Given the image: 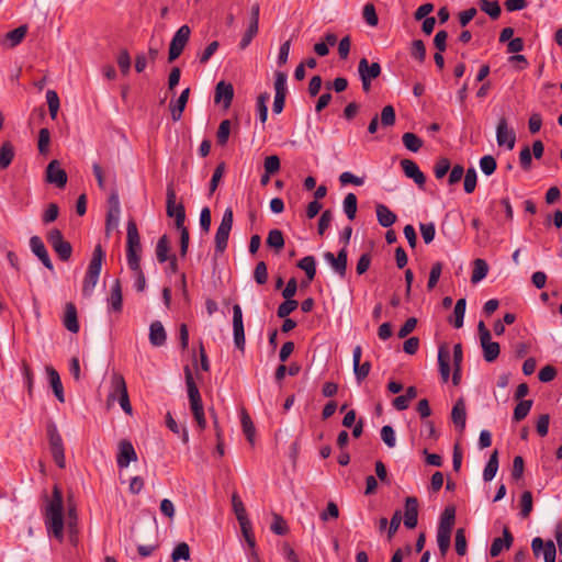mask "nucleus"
Here are the masks:
<instances>
[{
    "mask_svg": "<svg viewBox=\"0 0 562 562\" xmlns=\"http://www.w3.org/2000/svg\"><path fill=\"white\" fill-rule=\"evenodd\" d=\"M45 522L48 531L56 539L63 540L64 517H63V494L57 485L53 487L52 499L46 506Z\"/></svg>",
    "mask_w": 562,
    "mask_h": 562,
    "instance_id": "nucleus-1",
    "label": "nucleus"
},
{
    "mask_svg": "<svg viewBox=\"0 0 562 562\" xmlns=\"http://www.w3.org/2000/svg\"><path fill=\"white\" fill-rule=\"evenodd\" d=\"M103 258L104 251L102 249V246L98 244L93 249L92 258L89 262L86 277L83 279L82 293L85 296H90L92 294L94 286L98 283Z\"/></svg>",
    "mask_w": 562,
    "mask_h": 562,
    "instance_id": "nucleus-2",
    "label": "nucleus"
},
{
    "mask_svg": "<svg viewBox=\"0 0 562 562\" xmlns=\"http://www.w3.org/2000/svg\"><path fill=\"white\" fill-rule=\"evenodd\" d=\"M127 233V248H126V259L127 265L131 270H137L138 265H140V252H142V245H140V237L138 234L137 225L136 223L131 220L127 223L126 227Z\"/></svg>",
    "mask_w": 562,
    "mask_h": 562,
    "instance_id": "nucleus-3",
    "label": "nucleus"
},
{
    "mask_svg": "<svg viewBox=\"0 0 562 562\" xmlns=\"http://www.w3.org/2000/svg\"><path fill=\"white\" fill-rule=\"evenodd\" d=\"M46 432L53 459L60 469H64L66 467L64 442L57 426L53 420L47 422Z\"/></svg>",
    "mask_w": 562,
    "mask_h": 562,
    "instance_id": "nucleus-4",
    "label": "nucleus"
},
{
    "mask_svg": "<svg viewBox=\"0 0 562 562\" xmlns=\"http://www.w3.org/2000/svg\"><path fill=\"white\" fill-rule=\"evenodd\" d=\"M177 194L172 183L167 186L166 190V213L168 217L175 218L177 228H181L186 221V210L182 203H176Z\"/></svg>",
    "mask_w": 562,
    "mask_h": 562,
    "instance_id": "nucleus-5",
    "label": "nucleus"
},
{
    "mask_svg": "<svg viewBox=\"0 0 562 562\" xmlns=\"http://www.w3.org/2000/svg\"><path fill=\"white\" fill-rule=\"evenodd\" d=\"M46 238L61 261H68L70 259L72 246L69 241L65 240L63 233L58 228L49 229Z\"/></svg>",
    "mask_w": 562,
    "mask_h": 562,
    "instance_id": "nucleus-6",
    "label": "nucleus"
},
{
    "mask_svg": "<svg viewBox=\"0 0 562 562\" xmlns=\"http://www.w3.org/2000/svg\"><path fill=\"white\" fill-rule=\"evenodd\" d=\"M233 210L231 207H227L223 214V217H222V221L220 223V226L217 227L216 229V234H215V250L216 252H224L226 247H227V243H228V237H229V233L232 231V226H233Z\"/></svg>",
    "mask_w": 562,
    "mask_h": 562,
    "instance_id": "nucleus-7",
    "label": "nucleus"
},
{
    "mask_svg": "<svg viewBox=\"0 0 562 562\" xmlns=\"http://www.w3.org/2000/svg\"><path fill=\"white\" fill-rule=\"evenodd\" d=\"M190 35L191 29L187 24L180 26L177 30L169 45L168 60L170 63L176 60L182 54L186 45L190 40Z\"/></svg>",
    "mask_w": 562,
    "mask_h": 562,
    "instance_id": "nucleus-8",
    "label": "nucleus"
},
{
    "mask_svg": "<svg viewBox=\"0 0 562 562\" xmlns=\"http://www.w3.org/2000/svg\"><path fill=\"white\" fill-rule=\"evenodd\" d=\"M233 331L234 344L239 350L245 349V329L243 323V312L238 304L233 306Z\"/></svg>",
    "mask_w": 562,
    "mask_h": 562,
    "instance_id": "nucleus-9",
    "label": "nucleus"
},
{
    "mask_svg": "<svg viewBox=\"0 0 562 562\" xmlns=\"http://www.w3.org/2000/svg\"><path fill=\"white\" fill-rule=\"evenodd\" d=\"M46 181L55 184L57 188H64L67 183V173L60 167L56 159L52 160L46 167Z\"/></svg>",
    "mask_w": 562,
    "mask_h": 562,
    "instance_id": "nucleus-10",
    "label": "nucleus"
},
{
    "mask_svg": "<svg viewBox=\"0 0 562 562\" xmlns=\"http://www.w3.org/2000/svg\"><path fill=\"white\" fill-rule=\"evenodd\" d=\"M324 258L340 278L346 276L348 252L345 247L338 251L337 256L330 251L325 252Z\"/></svg>",
    "mask_w": 562,
    "mask_h": 562,
    "instance_id": "nucleus-11",
    "label": "nucleus"
},
{
    "mask_svg": "<svg viewBox=\"0 0 562 562\" xmlns=\"http://www.w3.org/2000/svg\"><path fill=\"white\" fill-rule=\"evenodd\" d=\"M496 142L498 146H507L513 149L516 143V135L514 131L508 130L507 120L501 117L496 127Z\"/></svg>",
    "mask_w": 562,
    "mask_h": 562,
    "instance_id": "nucleus-12",
    "label": "nucleus"
},
{
    "mask_svg": "<svg viewBox=\"0 0 562 562\" xmlns=\"http://www.w3.org/2000/svg\"><path fill=\"white\" fill-rule=\"evenodd\" d=\"M137 460V453L130 440H121L119 443V453L116 456L117 467L126 468L132 461Z\"/></svg>",
    "mask_w": 562,
    "mask_h": 562,
    "instance_id": "nucleus-13",
    "label": "nucleus"
},
{
    "mask_svg": "<svg viewBox=\"0 0 562 562\" xmlns=\"http://www.w3.org/2000/svg\"><path fill=\"white\" fill-rule=\"evenodd\" d=\"M362 348L361 346H356L352 352V362H353V372L358 383H361L370 373L371 363L369 361H364L361 363Z\"/></svg>",
    "mask_w": 562,
    "mask_h": 562,
    "instance_id": "nucleus-14",
    "label": "nucleus"
},
{
    "mask_svg": "<svg viewBox=\"0 0 562 562\" xmlns=\"http://www.w3.org/2000/svg\"><path fill=\"white\" fill-rule=\"evenodd\" d=\"M30 247L32 252L41 260L44 267L53 271L54 266L42 238L40 236H32L30 238Z\"/></svg>",
    "mask_w": 562,
    "mask_h": 562,
    "instance_id": "nucleus-15",
    "label": "nucleus"
},
{
    "mask_svg": "<svg viewBox=\"0 0 562 562\" xmlns=\"http://www.w3.org/2000/svg\"><path fill=\"white\" fill-rule=\"evenodd\" d=\"M418 522V501L415 496L405 499L404 526L413 529Z\"/></svg>",
    "mask_w": 562,
    "mask_h": 562,
    "instance_id": "nucleus-16",
    "label": "nucleus"
},
{
    "mask_svg": "<svg viewBox=\"0 0 562 562\" xmlns=\"http://www.w3.org/2000/svg\"><path fill=\"white\" fill-rule=\"evenodd\" d=\"M234 98V88L232 83L220 81L215 87L214 101L215 103H223L224 109L231 106Z\"/></svg>",
    "mask_w": 562,
    "mask_h": 562,
    "instance_id": "nucleus-17",
    "label": "nucleus"
},
{
    "mask_svg": "<svg viewBox=\"0 0 562 562\" xmlns=\"http://www.w3.org/2000/svg\"><path fill=\"white\" fill-rule=\"evenodd\" d=\"M27 33V25H21L10 32H8L1 40L0 45L3 48H14L22 43Z\"/></svg>",
    "mask_w": 562,
    "mask_h": 562,
    "instance_id": "nucleus-18",
    "label": "nucleus"
},
{
    "mask_svg": "<svg viewBox=\"0 0 562 562\" xmlns=\"http://www.w3.org/2000/svg\"><path fill=\"white\" fill-rule=\"evenodd\" d=\"M514 537L508 527H504L503 537L495 538L490 548V554L492 558L498 557L502 550L509 549L513 544Z\"/></svg>",
    "mask_w": 562,
    "mask_h": 562,
    "instance_id": "nucleus-19",
    "label": "nucleus"
},
{
    "mask_svg": "<svg viewBox=\"0 0 562 562\" xmlns=\"http://www.w3.org/2000/svg\"><path fill=\"white\" fill-rule=\"evenodd\" d=\"M451 420L460 431L465 429L467 408L463 397L458 398V401L454 403L451 411Z\"/></svg>",
    "mask_w": 562,
    "mask_h": 562,
    "instance_id": "nucleus-20",
    "label": "nucleus"
},
{
    "mask_svg": "<svg viewBox=\"0 0 562 562\" xmlns=\"http://www.w3.org/2000/svg\"><path fill=\"white\" fill-rule=\"evenodd\" d=\"M401 166L403 171L407 178H411L415 181L419 187L424 186L426 182V178L424 173L419 170L418 166L411 159H403L401 161Z\"/></svg>",
    "mask_w": 562,
    "mask_h": 562,
    "instance_id": "nucleus-21",
    "label": "nucleus"
},
{
    "mask_svg": "<svg viewBox=\"0 0 562 562\" xmlns=\"http://www.w3.org/2000/svg\"><path fill=\"white\" fill-rule=\"evenodd\" d=\"M128 393L124 376L119 372H113L111 375V387L108 401H114L116 397Z\"/></svg>",
    "mask_w": 562,
    "mask_h": 562,
    "instance_id": "nucleus-22",
    "label": "nucleus"
},
{
    "mask_svg": "<svg viewBox=\"0 0 562 562\" xmlns=\"http://www.w3.org/2000/svg\"><path fill=\"white\" fill-rule=\"evenodd\" d=\"M167 333L159 321H155L149 326V341L154 347H161L166 344Z\"/></svg>",
    "mask_w": 562,
    "mask_h": 562,
    "instance_id": "nucleus-23",
    "label": "nucleus"
},
{
    "mask_svg": "<svg viewBox=\"0 0 562 562\" xmlns=\"http://www.w3.org/2000/svg\"><path fill=\"white\" fill-rule=\"evenodd\" d=\"M64 326L70 333L79 331V323L77 317V308L74 303L69 302L65 306Z\"/></svg>",
    "mask_w": 562,
    "mask_h": 562,
    "instance_id": "nucleus-24",
    "label": "nucleus"
},
{
    "mask_svg": "<svg viewBox=\"0 0 562 562\" xmlns=\"http://www.w3.org/2000/svg\"><path fill=\"white\" fill-rule=\"evenodd\" d=\"M358 72L360 77L375 79L381 75V66L379 63L369 64L367 58H361L358 65Z\"/></svg>",
    "mask_w": 562,
    "mask_h": 562,
    "instance_id": "nucleus-25",
    "label": "nucleus"
},
{
    "mask_svg": "<svg viewBox=\"0 0 562 562\" xmlns=\"http://www.w3.org/2000/svg\"><path fill=\"white\" fill-rule=\"evenodd\" d=\"M450 352L447 349L446 345H441L438 350V364L439 372L443 382H447L450 376Z\"/></svg>",
    "mask_w": 562,
    "mask_h": 562,
    "instance_id": "nucleus-26",
    "label": "nucleus"
},
{
    "mask_svg": "<svg viewBox=\"0 0 562 562\" xmlns=\"http://www.w3.org/2000/svg\"><path fill=\"white\" fill-rule=\"evenodd\" d=\"M112 311L120 313L123 307L122 286L119 279L114 281L111 288V293L108 299Z\"/></svg>",
    "mask_w": 562,
    "mask_h": 562,
    "instance_id": "nucleus-27",
    "label": "nucleus"
},
{
    "mask_svg": "<svg viewBox=\"0 0 562 562\" xmlns=\"http://www.w3.org/2000/svg\"><path fill=\"white\" fill-rule=\"evenodd\" d=\"M375 212L382 227H391L396 222V214L384 204H376Z\"/></svg>",
    "mask_w": 562,
    "mask_h": 562,
    "instance_id": "nucleus-28",
    "label": "nucleus"
},
{
    "mask_svg": "<svg viewBox=\"0 0 562 562\" xmlns=\"http://www.w3.org/2000/svg\"><path fill=\"white\" fill-rule=\"evenodd\" d=\"M46 372L55 396L60 403H64V389L58 372L53 367H46Z\"/></svg>",
    "mask_w": 562,
    "mask_h": 562,
    "instance_id": "nucleus-29",
    "label": "nucleus"
},
{
    "mask_svg": "<svg viewBox=\"0 0 562 562\" xmlns=\"http://www.w3.org/2000/svg\"><path fill=\"white\" fill-rule=\"evenodd\" d=\"M189 95L190 88H186L179 95L177 102L175 104L170 103L171 117L175 122H178L181 119L182 112L188 103Z\"/></svg>",
    "mask_w": 562,
    "mask_h": 562,
    "instance_id": "nucleus-30",
    "label": "nucleus"
},
{
    "mask_svg": "<svg viewBox=\"0 0 562 562\" xmlns=\"http://www.w3.org/2000/svg\"><path fill=\"white\" fill-rule=\"evenodd\" d=\"M482 349H483V357L484 360L487 362H493L497 359L499 356V344L496 341H492V337L486 339L480 340Z\"/></svg>",
    "mask_w": 562,
    "mask_h": 562,
    "instance_id": "nucleus-31",
    "label": "nucleus"
},
{
    "mask_svg": "<svg viewBox=\"0 0 562 562\" xmlns=\"http://www.w3.org/2000/svg\"><path fill=\"white\" fill-rule=\"evenodd\" d=\"M184 378H186V384L188 389V397L190 403L201 402V394L200 391L194 382L192 372L190 368L187 366L184 368Z\"/></svg>",
    "mask_w": 562,
    "mask_h": 562,
    "instance_id": "nucleus-32",
    "label": "nucleus"
},
{
    "mask_svg": "<svg viewBox=\"0 0 562 562\" xmlns=\"http://www.w3.org/2000/svg\"><path fill=\"white\" fill-rule=\"evenodd\" d=\"M456 520L454 507H447L440 518V522L437 531L451 533L452 527Z\"/></svg>",
    "mask_w": 562,
    "mask_h": 562,
    "instance_id": "nucleus-33",
    "label": "nucleus"
},
{
    "mask_svg": "<svg viewBox=\"0 0 562 562\" xmlns=\"http://www.w3.org/2000/svg\"><path fill=\"white\" fill-rule=\"evenodd\" d=\"M14 158V146L11 142H3L0 147V169H7Z\"/></svg>",
    "mask_w": 562,
    "mask_h": 562,
    "instance_id": "nucleus-34",
    "label": "nucleus"
},
{
    "mask_svg": "<svg viewBox=\"0 0 562 562\" xmlns=\"http://www.w3.org/2000/svg\"><path fill=\"white\" fill-rule=\"evenodd\" d=\"M467 300L464 297L459 299L453 308V319L449 318V322L453 324L456 328L463 326L464 313H465Z\"/></svg>",
    "mask_w": 562,
    "mask_h": 562,
    "instance_id": "nucleus-35",
    "label": "nucleus"
},
{
    "mask_svg": "<svg viewBox=\"0 0 562 562\" xmlns=\"http://www.w3.org/2000/svg\"><path fill=\"white\" fill-rule=\"evenodd\" d=\"M297 267L302 269L308 282L313 281L316 276V260L313 256H305L297 262Z\"/></svg>",
    "mask_w": 562,
    "mask_h": 562,
    "instance_id": "nucleus-36",
    "label": "nucleus"
},
{
    "mask_svg": "<svg viewBox=\"0 0 562 562\" xmlns=\"http://www.w3.org/2000/svg\"><path fill=\"white\" fill-rule=\"evenodd\" d=\"M498 471V452L497 450H494L493 453L490 456V459L485 465V469L483 471V479L486 482H490L494 479Z\"/></svg>",
    "mask_w": 562,
    "mask_h": 562,
    "instance_id": "nucleus-37",
    "label": "nucleus"
},
{
    "mask_svg": "<svg viewBox=\"0 0 562 562\" xmlns=\"http://www.w3.org/2000/svg\"><path fill=\"white\" fill-rule=\"evenodd\" d=\"M240 419H241L243 431H244L245 436L247 437V440L249 441L250 445H254L256 429H255L254 423L246 409L241 411Z\"/></svg>",
    "mask_w": 562,
    "mask_h": 562,
    "instance_id": "nucleus-38",
    "label": "nucleus"
},
{
    "mask_svg": "<svg viewBox=\"0 0 562 562\" xmlns=\"http://www.w3.org/2000/svg\"><path fill=\"white\" fill-rule=\"evenodd\" d=\"M488 272V265L484 259L477 258L473 261L472 283L483 280Z\"/></svg>",
    "mask_w": 562,
    "mask_h": 562,
    "instance_id": "nucleus-39",
    "label": "nucleus"
},
{
    "mask_svg": "<svg viewBox=\"0 0 562 562\" xmlns=\"http://www.w3.org/2000/svg\"><path fill=\"white\" fill-rule=\"evenodd\" d=\"M479 7L493 20L498 19L501 15V7L497 1L479 0Z\"/></svg>",
    "mask_w": 562,
    "mask_h": 562,
    "instance_id": "nucleus-40",
    "label": "nucleus"
},
{
    "mask_svg": "<svg viewBox=\"0 0 562 562\" xmlns=\"http://www.w3.org/2000/svg\"><path fill=\"white\" fill-rule=\"evenodd\" d=\"M267 245L279 252L284 247L283 233L280 229H271L267 237Z\"/></svg>",
    "mask_w": 562,
    "mask_h": 562,
    "instance_id": "nucleus-41",
    "label": "nucleus"
},
{
    "mask_svg": "<svg viewBox=\"0 0 562 562\" xmlns=\"http://www.w3.org/2000/svg\"><path fill=\"white\" fill-rule=\"evenodd\" d=\"M344 212L347 217L352 221L356 217L358 200L355 193H348L342 202Z\"/></svg>",
    "mask_w": 562,
    "mask_h": 562,
    "instance_id": "nucleus-42",
    "label": "nucleus"
},
{
    "mask_svg": "<svg viewBox=\"0 0 562 562\" xmlns=\"http://www.w3.org/2000/svg\"><path fill=\"white\" fill-rule=\"evenodd\" d=\"M402 140L406 149L416 153L423 146V140L414 133L406 132L402 136Z\"/></svg>",
    "mask_w": 562,
    "mask_h": 562,
    "instance_id": "nucleus-43",
    "label": "nucleus"
},
{
    "mask_svg": "<svg viewBox=\"0 0 562 562\" xmlns=\"http://www.w3.org/2000/svg\"><path fill=\"white\" fill-rule=\"evenodd\" d=\"M169 252V240L166 235H162L157 243L156 246V256L157 260L162 263L166 262L170 257H168Z\"/></svg>",
    "mask_w": 562,
    "mask_h": 562,
    "instance_id": "nucleus-44",
    "label": "nucleus"
},
{
    "mask_svg": "<svg viewBox=\"0 0 562 562\" xmlns=\"http://www.w3.org/2000/svg\"><path fill=\"white\" fill-rule=\"evenodd\" d=\"M531 406H532V401L531 400H521L516 405V407L514 409L513 419L515 422H520L524 418H526L527 415L529 414V411H530Z\"/></svg>",
    "mask_w": 562,
    "mask_h": 562,
    "instance_id": "nucleus-45",
    "label": "nucleus"
},
{
    "mask_svg": "<svg viewBox=\"0 0 562 562\" xmlns=\"http://www.w3.org/2000/svg\"><path fill=\"white\" fill-rule=\"evenodd\" d=\"M46 101H47V105H48L49 115L53 120H55L57 116L59 106H60V102H59L57 92L54 90H48L46 92Z\"/></svg>",
    "mask_w": 562,
    "mask_h": 562,
    "instance_id": "nucleus-46",
    "label": "nucleus"
},
{
    "mask_svg": "<svg viewBox=\"0 0 562 562\" xmlns=\"http://www.w3.org/2000/svg\"><path fill=\"white\" fill-rule=\"evenodd\" d=\"M269 99L270 94L268 92H262L257 98V111L261 123H266L268 117L267 102L269 101Z\"/></svg>",
    "mask_w": 562,
    "mask_h": 562,
    "instance_id": "nucleus-47",
    "label": "nucleus"
},
{
    "mask_svg": "<svg viewBox=\"0 0 562 562\" xmlns=\"http://www.w3.org/2000/svg\"><path fill=\"white\" fill-rule=\"evenodd\" d=\"M238 522L240 525L243 536H244L248 547L250 549H255L256 540H255V537L252 533L250 520L248 518H246L245 520H239Z\"/></svg>",
    "mask_w": 562,
    "mask_h": 562,
    "instance_id": "nucleus-48",
    "label": "nucleus"
},
{
    "mask_svg": "<svg viewBox=\"0 0 562 562\" xmlns=\"http://www.w3.org/2000/svg\"><path fill=\"white\" fill-rule=\"evenodd\" d=\"M532 494L529 491H525L520 496V516L527 518L532 510Z\"/></svg>",
    "mask_w": 562,
    "mask_h": 562,
    "instance_id": "nucleus-49",
    "label": "nucleus"
},
{
    "mask_svg": "<svg viewBox=\"0 0 562 562\" xmlns=\"http://www.w3.org/2000/svg\"><path fill=\"white\" fill-rule=\"evenodd\" d=\"M180 559L184 561L190 560V547L187 542H180L177 544L171 553L172 562H177Z\"/></svg>",
    "mask_w": 562,
    "mask_h": 562,
    "instance_id": "nucleus-50",
    "label": "nucleus"
},
{
    "mask_svg": "<svg viewBox=\"0 0 562 562\" xmlns=\"http://www.w3.org/2000/svg\"><path fill=\"white\" fill-rule=\"evenodd\" d=\"M299 303L293 299H289L282 302L277 310V315L280 318L288 317L294 310H296Z\"/></svg>",
    "mask_w": 562,
    "mask_h": 562,
    "instance_id": "nucleus-51",
    "label": "nucleus"
},
{
    "mask_svg": "<svg viewBox=\"0 0 562 562\" xmlns=\"http://www.w3.org/2000/svg\"><path fill=\"white\" fill-rule=\"evenodd\" d=\"M381 125L382 127H390L395 124V110L392 105H385L381 112Z\"/></svg>",
    "mask_w": 562,
    "mask_h": 562,
    "instance_id": "nucleus-52",
    "label": "nucleus"
},
{
    "mask_svg": "<svg viewBox=\"0 0 562 562\" xmlns=\"http://www.w3.org/2000/svg\"><path fill=\"white\" fill-rule=\"evenodd\" d=\"M229 134H231V121L224 120L220 123V126L217 130V134H216L217 143L221 146L226 145Z\"/></svg>",
    "mask_w": 562,
    "mask_h": 562,
    "instance_id": "nucleus-53",
    "label": "nucleus"
},
{
    "mask_svg": "<svg viewBox=\"0 0 562 562\" xmlns=\"http://www.w3.org/2000/svg\"><path fill=\"white\" fill-rule=\"evenodd\" d=\"M496 159L491 155L483 156L480 159V168L482 172L486 176L493 175L494 171L496 170Z\"/></svg>",
    "mask_w": 562,
    "mask_h": 562,
    "instance_id": "nucleus-54",
    "label": "nucleus"
},
{
    "mask_svg": "<svg viewBox=\"0 0 562 562\" xmlns=\"http://www.w3.org/2000/svg\"><path fill=\"white\" fill-rule=\"evenodd\" d=\"M232 505H233V509H234V513H235L238 521L245 520L246 518H248L244 503L240 499V497L238 496V494H236V493H234L232 495Z\"/></svg>",
    "mask_w": 562,
    "mask_h": 562,
    "instance_id": "nucleus-55",
    "label": "nucleus"
},
{
    "mask_svg": "<svg viewBox=\"0 0 562 562\" xmlns=\"http://www.w3.org/2000/svg\"><path fill=\"white\" fill-rule=\"evenodd\" d=\"M274 77L276 95H286V74L283 71H276Z\"/></svg>",
    "mask_w": 562,
    "mask_h": 562,
    "instance_id": "nucleus-56",
    "label": "nucleus"
},
{
    "mask_svg": "<svg viewBox=\"0 0 562 562\" xmlns=\"http://www.w3.org/2000/svg\"><path fill=\"white\" fill-rule=\"evenodd\" d=\"M258 30H259V26L256 27V25H254V23L248 24V27H247L246 32L244 33V35L239 42V45H238L240 49H245L250 45L251 41L257 35Z\"/></svg>",
    "mask_w": 562,
    "mask_h": 562,
    "instance_id": "nucleus-57",
    "label": "nucleus"
},
{
    "mask_svg": "<svg viewBox=\"0 0 562 562\" xmlns=\"http://www.w3.org/2000/svg\"><path fill=\"white\" fill-rule=\"evenodd\" d=\"M442 272V262L437 261L431 266L430 272H429V279L427 283L428 290H432L441 276Z\"/></svg>",
    "mask_w": 562,
    "mask_h": 562,
    "instance_id": "nucleus-58",
    "label": "nucleus"
},
{
    "mask_svg": "<svg viewBox=\"0 0 562 562\" xmlns=\"http://www.w3.org/2000/svg\"><path fill=\"white\" fill-rule=\"evenodd\" d=\"M476 171L474 168H469L464 173V191L467 193H472L476 188Z\"/></svg>",
    "mask_w": 562,
    "mask_h": 562,
    "instance_id": "nucleus-59",
    "label": "nucleus"
},
{
    "mask_svg": "<svg viewBox=\"0 0 562 562\" xmlns=\"http://www.w3.org/2000/svg\"><path fill=\"white\" fill-rule=\"evenodd\" d=\"M50 142V132L48 128L43 127L38 132V151L42 155H46L48 151V146Z\"/></svg>",
    "mask_w": 562,
    "mask_h": 562,
    "instance_id": "nucleus-60",
    "label": "nucleus"
},
{
    "mask_svg": "<svg viewBox=\"0 0 562 562\" xmlns=\"http://www.w3.org/2000/svg\"><path fill=\"white\" fill-rule=\"evenodd\" d=\"M456 552L458 555L463 557L467 554V539L463 528H459L456 531Z\"/></svg>",
    "mask_w": 562,
    "mask_h": 562,
    "instance_id": "nucleus-61",
    "label": "nucleus"
},
{
    "mask_svg": "<svg viewBox=\"0 0 562 562\" xmlns=\"http://www.w3.org/2000/svg\"><path fill=\"white\" fill-rule=\"evenodd\" d=\"M411 55L423 63L426 58V47L422 40H415L412 43Z\"/></svg>",
    "mask_w": 562,
    "mask_h": 562,
    "instance_id": "nucleus-62",
    "label": "nucleus"
},
{
    "mask_svg": "<svg viewBox=\"0 0 562 562\" xmlns=\"http://www.w3.org/2000/svg\"><path fill=\"white\" fill-rule=\"evenodd\" d=\"M381 439L389 447L394 448L396 445L395 431L392 426L385 425L381 429Z\"/></svg>",
    "mask_w": 562,
    "mask_h": 562,
    "instance_id": "nucleus-63",
    "label": "nucleus"
},
{
    "mask_svg": "<svg viewBox=\"0 0 562 562\" xmlns=\"http://www.w3.org/2000/svg\"><path fill=\"white\" fill-rule=\"evenodd\" d=\"M362 15H363V19L366 20V22L370 25V26H376L378 23H379V18H378V14H376V11H375V8L372 3H367L364 7H363V12H362Z\"/></svg>",
    "mask_w": 562,
    "mask_h": 562,
    "instance_id": "nucleus-64",
    "label": "nucleus"
}]
</instances>
